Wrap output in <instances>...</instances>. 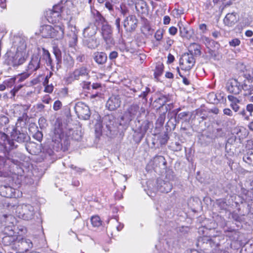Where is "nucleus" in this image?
<instances>
[{"label": "nucleus", "instance_id": "f257e3e1", "mask_svg": "<svg viewBox=\"0 0 253 253\" xmlns=\"http://www.w3.org/2000/svg\"><path fill=\"white\" fill-rule=\"evenodd\" d=\"M16 200H12L6 203V207L13 211L15 210L16 215L19 218L25 220H30L34 217L35 211L34 207L30 204L17 205Z\"/></svg>", "mask_w": 253, "mask_h": 253}, {"label": "nucleus", "instance_id": "f03ea898", "mask_svg": "<svg viewBox=\"0 0 253 253\" xmlns=\"http://www.w3.org/2000/svg\"><path fill=\"white\" fill-rule=\"evenodd\" d=\"M89 73L90 70L87 67L82 66L69 73L64 80L67 84H70L75 81L79 80L82 78L88 79L90 77Z\"/></svg>", "mask_w": 253, "mask_h": 253}, {"label": "nucleus", "instance_id": "7ed1b4c3", "mask_svg": "<svg viewBox=\"0 0 253 253\" xmlns=\"http://www.w3.org/2000/svg\"><path fill=\"white\" fill-rule=\"evenodd\" d=\"M62 11V7L60 4L55 5L52 9L46 11L45 17L49 23L52 24H59L63 23L60 21L61 19V13Z\"/></svg>", "mask_w": 253, "mask_h": 253}, {"label": "nucleus", "instance_id": "20e7f679", "mask_svg": "<svg viewBox=\"0 0 253 253\" xmlns=\"http://www.w3.org/2000/svg\"><path fill=\"white\" fill-rule=\"evenodd\" d=\"M29 54L26 50L23 51H17L11 56L8 61V64L13 68L18 67L23 65L29 58Z\"/></svg>", "mask_w": 253, "mask_h": 253}, {"label": "nucleus", "instance_id": "39448f33", "mask_svg": "<svg viewBox=\"0 0 253 253\" xmlns=\"http://www.w3.org/2000/svg\"><path fill=\"white\" fill-rule=\"evenodd\" d=\"M195 63V59L191 54H183L179 59L180 68L182 71L188 72L191 70Z\"/></svg>", "mask_w": 253, "mask_h": 253}, {"label": "nucleus", "instance_id": "423d86ee", "mask_svg": "<svg viewBox=\"0 0 253 253\" xmlns=\"http://www.w3.org/2000/svg\"><path fill=\"white\" fill-rule=\"evenodd\" d=\"M241 78V88L244 90V95L248 96L253 93V76L250 74H245Z\"/></svg>", "mask_w": 253, "mask_h": 253}, {"label": "nucleus", "instance_id": "0eeeda50", "mask_svg": "<svg viewBox=\"0 0 253 253\" xmlns=\"http://www.w3.org/2000/svg\"><path fill=\"white\" fill-rule=\"evenodd\" d=\"M75 111L78 118L87 120L90 116V111L88 106L82 102H77L74 107Z\"/></svg>", "mask_w": 253, "mask_h": 253}, {"label": "nucleus", "instance_id": "6e6552de", "mask_svg": "<svg viewBox=\"0 0 253 253\" xmlns=\"http://www.w3.org/2000/svg\"><path fill=\"white\" fill-rule=\"evenodd\" d=\"M241 83V77H239L238 79H230L226 84L227 90L230 93L234 95L239 94L242 91Z\"/></svg>", "mask_w": 253, "mask_h": 253}, {"label": "nucleus", "instance_id": "1a4fd4ad", "mask_svg": "<svg viewBox=\"0 0 253 253\" xmlns=\"http://www.w3.org/2000/svg\"><path fill=\"white\" fill-rule=\"evenodd\" d=\"M3 234L4 236L2 238V243L5 246L12 245L17 239L15 232L12 229H9V227L4 229Z\"/></svg>", "mask_w": 253, "mask_h": 253}, {"label": "nucleus", "instance_id": "9d476101", "mask_svg": "<svg viewBox=\"0 0 253 253\" xmlns=\"http://www.w3.org/2000/svg\"><path fill=\"white\" fill-rule=\"evenodd\" d=\"M41 67V58L38 56L33 55L26 67V71L32 74L37 71Z\"/></svg>", "mask_w": 253, "mask_h": 253}, {"label": "nucleus", "instance_id": "9b49d317", "mask_svg": "<svg viewBox=\"0 0 253 253\" xmlns=\"http://www.w3.org/2000/svg\"><path fill=\"white\" fill-rule=\"evenodd\" d=\"M52 26L51 34L50 38H53L55 40H58L63 38L64 34L65 26L63 23H59V24H53Z\"/></svg>", "mask_w": 253, "mask_h": 253}, {"label": "nucleus", "instance_id": "f8f14e48", "mask_svg": "<svg viewBox=\"0 0 253 253\" xmlns=\"http://www.w3.org/2000/svg\"><path fill=\"white\" fill-rule=\"evenodd\" d=\"M137 19L134 15L127 17L124 22V26L127 31H134L137 27Z\"/></svg>", "mask_w": 253, "mask_h": 253}, {"label": "nucleus", "instance_id": "ddd939ff", "mask_svg": "<svg viewBox=\"0 0 253 253\" xmlns=\"http://www.w3.org/2000/svg\"><path fill=\"white\" fill-rule=\"evenodd\" d=\"M11 136L13 139L19 143L27 141L29 139V136L27 133L20 132L16 128L13 129L11 132Z\"/></svg>", "mask_w": 253, "mask_h": 253}, {"label": "nucleus", "instance_id": "4468645a", "mask_svg": "<svg viewBox=\"0 0 253 253\" xmlns=\"http://www.w3.org/2000/svg\"><path fill=\"white\" fill-rule=\"evenodd\" d=\"M64 137V133L63 128L60 126L55 127L53 130V133L52 136V140L55 143H58L61 142V140Z\"/></svg>", "mask_w": 253, "mask_h": 253}, {"label": "nucleus", "instance_id": "2eb2a0df", "mask_svg": "<svg viewBox=\"0 0 253 253\" xmlns=\"http://www.w3.org/2000/svg\"><path fill=\"white\" fill-rule=\"evenodd\" d=\"M135 9L139 15L144 16L148 13V6L144 0H138L135 3Z\"/></svg>", "mask_w": 253, "mask_h": 253}, {"label": "nucleus", "instance_id": "dca6fc26", "mask_svg": "<svg viewBox=\"0 0 253 253\" xmlns=\"http://www.w3.org/2000/svg\"><path fill=\"white\" fill-rule=\"evenodd\" d=\"M92 13L94 19V24L96 27L102 26L103 24L107 23L98 11L94 10L92 11Z\"/></svg>", "mask_w": 253, "mask_h": 253}, {"label": "nucleus", "instance_id": "f3484780", "mask_svg": "<svg viewBox=\"0 0 253 253\" xmlns=\"http://www.w3.org/2000/svg\"><path fill=\"white\" fill-rule=\"evenodd\" d=\"M237 21L236 14L234 13L227 14L223 19L224 24L228 27L234 26Z\"/></svg>", "mask_w": 253, "mask_h": 253}, {"label": "nucleus", "instance_id": "a211bd4d", "mask_svg": "<svg viewBox=\"0 0 253 253\" xmlns=\"http://www.w3.org/2000/svg\"><path fill=\"white\" fill-rule=\"evenodd\" d=\"M0 193L2 197L11 198L15 196V189L10 186H4L1 188Z\"/></svg>", "mask_w": 253, "mask_h": 253}, {"label": "nucleus", "instance_id": "6ab92c4d", "mask_svg": "<svg viewBox=\"0 0 253 253\" xmlns=\"http://www.w3.org/2000/svg\"><path fill=\"white\" fill-rule=\"evenodd\" d=\"M243 161L249 167L253 168V149H249L244 154Z\"/></svg>", "mask_w": 253, "mask_h": 253}, {"label": "nucleus", "instance_id": "aec40b11", "mask_svg": "<svg viewBox=\"0 0 253 253\" xmlns=\"http://www.w3.org/2000/svg\"><path fill=\"white\" fill-rule=\"evenodd\" d=\"M101 33L105 42L107 43L109 42L111 39V27L107 23L101 26Z\"/></svg>", "mask_w": 253, "mask_h": 253}, {"label": "nucleus", "instance_id": "412c9836", "mask_svg": "<svg viewBox=\"0 0 253 253\" xmlns=\"http://www.w3.org/2000/svg\"><path fill=\"white\" fill-rule=\"evenodd\" d=\"M93 59L98 64H103L106 62L107 56L103 52H96L94 53Z\"/></svg>", "mask_w": 253, "mask_h": 253}, {"label": "nucleus", "instance_id": "4be33fe9", "mask_svg": "<svg viewBox=\"0 0 253 253\" xmlns=\"http://www.w3.org/2000/svg\"><path fill=\"white\" fill-rule=\"evenodd\" d=\"M188 51L192 55L200 56L201 54V45L197 43H192L189 46Z\"/></svg>", "mask_w": 253, "mask_h": 253}, {"label": "nucleus", "instance_id": "5701e85b", "mask_svg": "<svg viewBox=\"0 0 253 253\" xmlns=\"http://www.w3.org/2000/svg\"><path fill=\"white\" fill-rule=\"evenodd\" d=\"M52 26L49 25H44L41 26L40 31L42 36L44 38H50L51 34Z\"/></svg>", "mask_w": 253, "mask_h": 253}, {"label": "nucleus", "instance_id": "b1692460", "mask_svg": "<svg viewBox=\"0 0 253 253\" xmlns=\"http://www.w3.org/2000/svg\"><path fill=\"white\" fill-rule=\"evenodd\" d=\"M67 41L70 47H75L78 42V35L75 31H71L67 35Z\"/></svg>", "mask_w": 253, "mask_h": 253}, {"label": "nucleus", "instance_id": "393cba45", "mask_svg": "<svg viewBox=\"0 0 253 253\" xmlns=\"http://www.w3.org/2000/svg\"><path fill=\"white\" fill-rule=\"evenodd\" d=\"M164 68L165 66L163 63L159 62L156 63L154 70V76L155 78H158L162 76L164 72Z\"/></svg>", "mask_w": 253, "mask_h": 253}, {"label": "nucleus", "instance_id": "a878e982", "mask_svg": "<svg viewBox=\"0 0 253 253\" xmlns=\"http://www.w3.org/2000/svg\"><path fill=\"white\" fill-rule=\"evenodd\" d=\"M141 33L145 36L147 37L151 35L153 30L148 21L145 22L141 27Z\"/></svg>", "mask_w": 253, "mask_h": 253}, {"label": "nucleus", "instance_id": "bb28decb", "mask_svg": "<svg viewBox=\"0 0 253 253\" xmlns=\"http://www.w3.org/2000/svg\"><path fill=\"white\" fill-rule=\"evenodd\" d=\"M42 49L43 59L45 61L47 66L53 68V64L49 52L44 48H42Z\"/></svg>", "mask_w": 253, "mask_h": 253}, {"label": "nucleus", "instance_id": "cd10ccee", "mask_svg": "<svg viewBox=\"0 0 253 253\" xmlns=\"http://www.w3.org/2000/svg\"><path fill=\"white\" fill-rule=\"evenodd\" d=\"M58 147H60V149L63 152L68 150L70 146V142L68 136H65L62 139L61 142L57 143Z\"/></svg>", "mask_w": 253, "mask_h": 253}, {"label": "nucleus", "instance_id": "c85d7f7f", "mask_svg": "<svg viewBox=\"0 0 253 253\" xmlns=\"http://www.w3.org/2000/svg\"><path fill=\"white\" fill-rule=\"evenodd\" d=\"M91 223L94 227H99L101 226L102 221L98 215H93L90 217Z\"/></svg>", "mask_w": 253, "mask_h": 253}, {"label": "nucleus", "instance_id": "c756f323", "mask_svg": "<svg viewBox=\"0 0 253 253\" xmlns=\"http://www.w3.org/2000/svg\"><path fill=\"white\" fill-rule=\"evenodd\" d=\"M8 136L4 132L0 131V145L7 149Z\"/></svg>", "mask_w": 253, "mask_h": 253}, {"label": "nucleus", "instance_id": "7c9ffc66", "mask_svg": "<svg viewBox=\"0 0 253 253\" xmlns=\"http://www.w3.org/2000/svg\"><path fill=\"white\" fill-rule=\"evenodd\" d=\"M31 75L32 74L31 73L26 70L25 72L19 74L16 76V78H18V82L21 83L27 79H28Z\"/></svg>", "mask_w": 253, "mask_h": 253}, {"label": "nucleus", "instance_id": "2f4dec72", "mask_svg": "<svg viewBox=\"0 0 253 253\" xmlns=\"http://www.w3.org/2000/svg\"><path fill=\"white\" fill-rule=\"evenodd\" d=\"M164 36V31L162 29H158L155 33L154 37L157 41H161Z\"/></svg>", "mask_w": 253, "mask_h": 253}, {"label": "nucleus", "instance_id": "473e14b6", "mask_svg": "<svg viewBox=\"0 0 253 253\" xmlns=\"http://www.w3.org/2000/svg\"><path fill=\"white\" fill-rule=\"evenodd\" d=\"M16 80V76H15L14 77H12L11 78L8 79L5 82V85L7 87L11 88L12 86L14 85V84H15Z\"/></svg>", "mask_w": 253, "mask_h": 253}, {"label": "nucleus", "instance_id": "72a5a7b5", "mask_svg": "<svg viewBox=\"0 0 253 253\" xmlns=\"http://www.w3.org/2000/svg\"><path fill=\"white\" fill-rule=\"evenodd\" d=\"M179 32L180 36L185 38H189L190 37L189 32L185 27H180Z\"/></svg>", "mask_w": 253, "mask_h": 253}, {"label": "nucleus", "instance_id": "f704fd0d", "mask_svg": "<svg viewBox=\"0 0 253 253\" xmlns=\"http://www.w3.org/2000/svg\"><path fill=\"white\" fill-rule=\"evenodd\" d=\"M241 44V41L238 38H234L229 42V44L231 47H236Z\"/></svg>", "mask_w": 253, "mask_h": 253}, {"label": "nucleus", "instance_id": "c9c22d12", "mask_svg": "<svg viewBox=\"0 0 253 253\" xmlns=\"http://www.w3.org/2000/svg\"><path fill=\"white\" fill-rule=\"evenodd\" d=\"M206 111L204 109H199L196 110V114L200 116L202 120H205L207 118V115L204 114Z\"/></svg>", "mask_w": 253, "mask_h": 253}, {"label": "nucleus", "instance_id": "e433bc0d", "mask_svg": "<svg viewBox=\"0 0 253 253\" xmlns=\"http://www.w3.org/2000/svg\"><path fill=\"white\" fill-rule=\"evenodd\" d=\"M44 87L43 91L45 93H51L54 89V86L52 84L45 85L43 86Z\"/></svg>", "mask_w": 253, "mask_h": 253}, {"label": "nucleus", "instance_id": "4c0bfd02", "mask_svg": "<svg viewBox=\"0 0 253 253\" xmlns=\"http://www.w3.org/2000/svg\"><path fill=\"white\" fill-rule=\"evenodd\" d=\"M150 92V88L148 87L145 88V91H143L139 95V97L145 99V101H147V96Z\"/></svg>", "mask_w": 253, "mask_h": 253}, {"label": "nucleus", "instance_id": "58836bf2", "mask_svg": "<svg viewBox=\"0 0 253 253\" xmlns=\"http://www.w3.org/2000/svg\"><path fill=\"white\" fill-rule=\"evenodd\" d=\"M101 127L102 126L99 124H97L95 125V132L97 137H99L102 134Z\"/></svg>", "mask_w": 253, "mask_h": 253}, {"label": "nucleus", "instance_id": "ea45409f", "mask_svg": "<svg viewBox=\"0 0 253 253\" xmlns=\"http://www.w3.org/2000/svg\"><path fill=\"white\" fill-rule=\"evenodd\" d=\"M62 106V102L60 100H57L53 103V109L54 111H57L60 110Z\"/></svg>", "mask_w": 253, "mask_h": 253}, {"label": "nucleus", "instance_id": "a19ab883", "mask_svg": "<svg viewBox=\"0 0 253 253\" xmlns=\"http://www.w3.org/2000/svg\"><path fill=\"white\" fill-rule=\"evenodd\" d=\"M83 89L84 91L88 90L90 87V82L87 81H83L81 84Z\"/></svg>", "mask_w": 253, "mask_h": 253}, {"label": "nucleus", "instance_id": "79ce46f5", "mask_svg": "<svg viewBox=\"0 0 253 253\" xmlns=\"http://www.w3.org/2000/svg\"><path fill=\"white\" fill-rule=\"evenodd\" d=\"M43 134L41 131L38 130L34 135L33 138L39 142H41L42 139Z\"/></svg>", "mask_w": 253, "mask_h": 253}, {"label": "nucleus", "instance_id": "37998d69", "mask_svg": "<svg viewBox=\"0 0 253 253\" xmlns=\"http://www.w3.org/2000/svg\"><path fill=\"white\" fill-rule=\"evenodd\" d=\"M227 98L229 101L231 102V104H238L240 102L239 99L233 95H229Z\"/></svg>", "mask_w": 253, "mask_h": 253}, {"label": "nucleus", "instance_id": "c03bdc74", "mask_svg": "<svg viewBox=\"0 0 253 253\" xmlns=\"http://www.w3.org/2000/svg\"><path fill=\"white\" fill-rule=\"evenodd\" d=\"M173 15L175 17H179L183 14V10L179 8H174L172 11Z\"/></svg>", "mask_w": 253, "mask_h": 253}, {"label": "nucleus", "instance_id": "a18cd8bd", "mask_svg": "<svg viewBox=\"0 0 253 253\" xmlns=\"http://www.w3.org/2000/svg\"><path fill=\"white\" fill-rule=\"evenodd\" d=\"M28 120V116L26 113H24L22 114V116L19 117L17 119V122L21 123V122H24L26 123Z\"/></svg>", "mask_w": 253, "mask_h": 253}, {"label": "nucleus", "instance_id": "49530a36", "mask_svg": "<svg viewBox=\"0 0 253 253\" xmlns=\"http://www.w3.org/2000/svg\"><path fill=\"white\" fill-rule=\"evenodd\" d=\"M189 115V112H183L178 114L177 118L178 120H183L187 118Z\"/></svg>", "mask_w": 253, "mask_h": 253}, {"label": "nucleus", "instance_id": "de8ad7c7", "mask_svg": "<svg viewBox=\"0 0 253 253\" xmlns=\"http://www.w3.org/2000/svg\"><path fill=\"white\" fill-rule=\"evenodd\" d=\"M173 40H172V39H171L170 38L168 37L167 38H166V45L165 46V48L166 49H169L170 46L172 45V44L173 43Z\"/></svg>", "mask_w": 253, "mask_h": 253}, {"label": "nucleus", "instance_id": "09e8293b", "mask_svg": "<svg viewBox=\"0 0 253 253\" xmlns=\"http://www.w3.org/2000/svg\"><path fill=\"white\" fill-rule=\"evenodd\" d=\"M166 119V113H164L160 115L157 119V122H159L161 125L164 124Z\"/></svg>", "mask_w": 253, "mask_h": 253}, {"label": "nucleus", "instance_id": "8fccbe9b", "mask_svg": "<svg viewBox=\"0 0 253 253\" xmlns=\"http://www.w3.org/2000/svg\"><path fill=\"white\" fill-rule=\"evenodd\" d=\"M9 119L5 115L0 116V123L1 124L6 125L9 123Z\"/></svg>", "mask_w": 253, "mask_h": 253}, {"label": "nucleus", "instance_id": "3c124183", "mask_svg": "<svg viewBox=\"0 0 253 253\" xmlns=\"http://www.w3.org/2000/svg\"><path fill=\"white\" fill-rule=\"evenodd\" d=\"M217 205L218 207L222 208H224L227 205L225 200L221 199L217 200Z\"/></svg>", "mask_w": 253, "mask_h": 253}, {"label": "nucleus", "instance_id": "603ef678", "mask_svg": "<svg viewBox=\"0 0 253 253\" xmlns=\"http://www.w3.org/2000/svg\"><path fill=\"white\" fill-rule=\"evenodd\" d=\"M169 32L171 35L174 36L177 32V29L175 27L171 26L169 29Z\"/></svg>", "mask_w": 253, "mask_h": 253}, {"label": "nucleus", "instance_id": "864d4df0", "mask_svg": "<svg viewBox=\"0 0 253 253\" xmlns=\"http://www.w3.org/2000/svg\"><path fill=\"white\" fill-rule=\"evenodd\" d=\"M175 60L174 56L171 53H169L168 55L167 64H171L174 62Z\"/></svg>", "mask_w": 253, "mask_h": 253}, {"label": "nucleus", "instance_id": "5fc2aeb1", "mask_svg": "<svg viewBox=\"0 0 253 253\" xmlns=\"http://www.w3.org/2000/svg\"><path fill=\"white\" fill-rule=\"evenodd\" d=\"M51 100V98L49 95H45L42 99V101L45 104H49Z\"/></svg>", "mask_w": 253, "mask_h": 253}, {"label": "nucleus", "instance_id": "6e6d98bb", "mask_svg": "<svg viewBox=\"0 0 253 253\" xmlns=\"http://www.w3.org/2000/svg\"><path fill=\"white\" fill-rule=\"evenodd\" d=\"M223 114L225 115L228 116H233V113L230 109L229 108H225L223 110Z\"/></svg>", "mask_w": 253, "mask_h": 253}, {"label": "nucleus", "instance_id": "4d7b16f0", "mask_svg": "<svg viewBox=\"0 0 253 253\" xmlns=\"http://www.w3.org/2000/svg\"><path fill=\"white\" fill-rule=\"evenodd\" d=\"M115 198L116 200H120L123 198V193L121 191H118L115 194Z\"/></svg>", "mask_w": 253, "mask_h": 253}, {"label": "nucleus", "instance_id": "13d9d810", "mask_svg": "<svg viewBox=\"0 0 253 253\" xmlns=\"http://www.w3.org/2000/svg\"><path fill=\"white\" fill-rule=\"evenodd\" d=\"M240 114L241 115H242L243 116V117H244V120H247V121L250 120V116L247 115L245 109H243V110H242L240 112Z\"/></svg>", "mask_w": 253, "mask_h": 253}, {"label": "nucleus", "instance_id": "bf43d9fd", "mask_svg": "<svg viewBox=\"0 0 253 253\" xmlns=\"http://www.w3.org/2000/svg\"><path fill=\"white\" fill-rule=\"evenodd\" d=\"M246 109L250 112V116H252V113L253 112V104H249L247 105Z\"/></svg>", "mask_w": 253, "mask_h": 253}, {"label": "nucleus", "instance_id": "052dcab7", "mask_svg": "<svg viewBox=\"0 0 253 253\" xmlns=\"http://www.w3.org/2000/svg\"><path fill=\"white\" fill-rule=\"evenodd\" d=\"M7 148L9 149H12L13 148L14 146V142L13 140H10L9 138L7 140Z\"/></svg>", "mask_w": 253, "mask_h": 253}, {"label": "nucleus", "instance_id": "680f3d73", "mask_svg": "<svg viewBox=\"0 0 253 253\" xmlns=\"http://www.w3.org/2000/svg\"><path fill=\"white\" fill-rule=\"evenodd\" d=\"M170 18L169 16H165L163 19V23L165 25H168L170 23Z\"/></svg>", "mask_w": 253, "mask_h": 253}, {"label": "nucleus", "instance_id": "e2e57ef3", "mask_svg": "<svg viewBox=\"0 0 253 253\" xmlns=\"http://www.w3.org/2000/svg\"><path fill=\"white\" fill-rule=\"evenodd\" d=\"M209 113H211L217 115L219 113V110L217 107H214L209 111Z\"/></svg>", "mask_w": 253, "mask_h": 253}, {"label": "nucleus", "instance_id": "0e129e2a", "mask_svg": "<svg viewBox=\"0 0 253 253\" xmlns=\"http://www.w3.org/2000/svg\"><path fill=\"white\" fill-rule=\"evenodd\" d=\"M230 106L235 112H237L240 108L238 104H230Z\"/></svg>", "mask_w": 253, "mask_h": 253}, {"label": "nucleus", "instance_id": "69168bd1", "mask_svg": "<svg viewBox=\"0 0 253 253\" xmlns=\"http://www.w3.org/2000/svg\"><path fill=\"white\" fill-rule=\"evenodd\" d=\"M199 29L200 30L202 31L203 33H205L207 30V25L206 24H201L199 25Z\"/></svg>", "mask_w": 253, "mask_h": 253}, {"label": "nucleus", "instance_id": "338daca9", "mask_svg": "<svg viewBox=\"0 0 253 253\" xmlns=\"http://www.w3.org/2000/svg\"><path fill=\"white\" fill-rule=\"evenodd\" d=\"M212 36L214 38L217 39L221 36V33L219 31H215L212 33Z\"/></svg>", "mask_w": 253, "mask_h": 253}, {"label": "nucleus", "instance_id": "774afa93", "mask_svg": "<svg viewBox=\"0 0 253 253\" xmlns=\"http://www.w3.org/2000/svg\"><path fill=\"white\" fill-rule=\"evenodd\" d=\"M165 77L168 79H173L174 76L171 72H166L165 74Z\"/></svg>", "mask_w": 253, "mask_h": 253}]
</instances>
